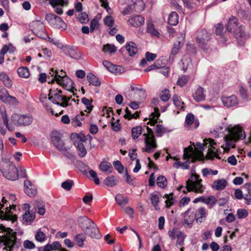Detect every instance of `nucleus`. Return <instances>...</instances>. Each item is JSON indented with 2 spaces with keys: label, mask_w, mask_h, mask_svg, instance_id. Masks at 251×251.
Listing matches in <instances>:
<instances>
[{
  "label": "nucleus",
  "mask_w": 251,
  "mask_h": 251,
  "mask_svg": "<svg viewBox=\"0 0 251 251\" xmlns=\"http://www.w3.org/2000/svg\"><path fill=\"white\" fill-rule=\"evenodd\" d=\"M19 243L17 241L16 232L9 227L0 225V247H4L5 251H11L13 248H17Z\"/></svg>",
  "instance_id": "1"
},
{
  "label": "nucleus",
  "mask_w": 251,
  "mask_h": 251,
  "mask_svg": "<svg viewBox=\"0 0 251 251\" xmlns=\"http://www.w3.org/2000/svg\"><path fill=\"white\" fill-rule=\"evenodd\" d=\"M226 129L227 133L224 137L225 144L223 148L227 152L231 148H235V143L239 140L245 138L246 134L241 127L238 126H229Z\"/></svg>",
  "instance_id": "2"
},
{
  "label": "nucleus",
  "mask_w": 251,
  "mask_h": 251,
  "mask_svg": "<svg viewBox=\"0 0 251 251\" xmlns=\"http://www.w3.org/2000/svg\"><path fill=\"white\" fill-rule=\"evenodd\" d=\"M202 179L200 178L199 175L195 173V169H191V176L186 181V186H180L178 190H182L183 193L185 194L191 191L196 193L202 194L205 187L202 184Z\"/></svg>",
  "instance_id": "3"
},
{
  "label": "nucleus",
  "mask_w": 251,
  "mask_h": 251,
  "mask_svg": "<svg viewBox=\"0 0 251 251\" xmlns=\"http://www.w3.org/2000/svg\"><path fill=\"white\" fill-rule=\"evenodd\" d=\"M238 19L234 17L230 18L226 25V30L229 32H232L238 43L240 45H243L249 36L245 32L244 26H238Z\"/></svg>",
  "instance_id": "4"
},
{
  "label": "nucleus",
  "mask_w": 251,
  "mask_h": 251,
  "mask_svg": "<svg viewBox=\"0 0 251 251\" xmlns=\"http://www.w3.org/2000/svg\"><path fill=\"white\" fill-rule=\"evenodd\" d=\"M77 222L78 226L85 234L96 239H100L101 237L96 224L87 216L79 217Z\"/></svg>",
  "instance_id": "5"
},
{
  "label": "nucleus",
  "mask_w": 251,
  "mask_h": 251,
  "mask_svg": "<svg viewBox=\"0 0 251 251\" xmlns=\"http://www.w3.org/2000/svg\"><path fill=\"white\" fill-rule=\"evenodd\" d=\"M72 98V96H67L62 94V91L60 90L50 89L49 94V99L53 103L63 107H66L71 105L69 103V100Z\"/></svg>",
  "instance_id": "6"
},
{
  "label": "nucleus",
  "mask_w": 251,
  "mask_h": 251,
  "mask_svg": "<svg viewBox=\"0 0 251 251\" xmlns=\"http://www.w3.org/2000/svg\"><path fill=\"white\" fill-rule=\"evenodd\" d=\"M132 2L128 4L123 10L122 13L124 15H128L135 11L140 12L144 9V3L142 0H119V2L122 4Z\"/></svg>",
  "instance_id": "7"
},
{
  "label": "nucleus",
  "mask_w": 251,
  "mask_h": 251,
  "mask_svg": "<svg viewBox=\"0 0 251 251\" xmlns=\"http://www.w3.org/2000/svg\"><path fill=\"white\" fill-rule=\"evenodd\" d=\"M0 169L3 176L7 179L14 181L18 179V170L13 163H4Z\"/></svg>",
  "instance_id": "8"
},
{
  "label": "nucleus",
  "mask_w": 251,
  "mask_h": 251,
  "mask_svg": "<svg viewBox=\"0 0 251 251\" xmlns=\"http://www.w3.org/2000/svg\"><path fill=\"white\" fill-rule=\"evenodd\" d=\"M148 133H144L143 136L145 137V147L143 149V151L148 153L153 151L157 147L156 139L152 135V129L147 126Z\"/></svg>",
  "instance_id": "9"
},
{
  "label": "nucleus",
  "mask_w": 251,
  "mask_h": 251,
  "mask_svg": "<svg viewBox=\"0 0 251 251\" xmlns=\"http://www.w3.org/2000/svg\"><path fill=\"white\" fill-rule=\"evenodd\" d=\"M211 34L205 29L197 31L196 42L198 46L204 50H207L209 47L208 42L211 40Z\"/></svg>",
  "instance_id": "10"
},
{
  "label": "nucleus",
  "mask_w": 251,
  "mask_h": 251,
  "mask_svg": "<svg viewBox=\"0 0 251 251\" xmlns=\"http://www.w3.org/2000/svg\"><path fill=\"white\" fill-rule=\"evenodd\" d=\"M45 19L50 25L55 28L65 29L67 27L66 24L61 18L53 14H47Z\"/></svg>",
  "instance_id": "11"
},
{
  "label": "nucleus",
  "mask_w": 251,
  "mask_h": 251,
  "mask_svg": "<svg viewBox=\"0 0 251 251\" xmlns=\"http://www.w3.org/2000/svg\"><path fill=\"white\" fill-rule=\"evenodd\" d=\"M12 121L15 125L17 126H27L32 122L31 116L27 115H20L14 114L12 116Z\"/></svg>",
  "instance_id": "12"
},
{
  "label": "nucleus",
  "mask_w": 251,
  "mask_h": 251,
  "mask_svg": "<svg viewBox=\"0 0 251 251\" xmlns=\"http://www.w3.org/2000/svg\"><path fill=\"white\" fill-rule=\"evenodd\" d=\"M51 141L54 147L59 151H67L70 148L68 146L65 147L64 142L61 140V136L60 133L55 131L51 133Z\"/></svg>",
  "instance_id": "13"
},
{
  "label": "nucleus",
  "mask_w": 251,
  "mask_h": 251,
  "mask_svg": "<svg viewBox=\"0 0 251 251\" xmlns=\"http://www.w3.org/2000/svg\"><path fill=\"white\" fill-rule=\"evenodd\" d=\"M203 141L204 146H206V148H208L207 154V158L210 159H214V158L220 159L217 151L215 147V146L216 145V143L214 140L212 139L208 138L205 139Z\"/></svg>",
  "instance_id": "14"
},
{
  "label": "nucleus",
  "mask_w": 251,
  "mask_h": 251,
  "mask_svg": "<svg viewBox=\"0 0 251 251\" xmlns=\"http://www.w3.org/2000/svg\"><path fill=\"white\" fill-rule=\"evenodd\" d=\"M62 52L72 59L78 60L81 57V53L77 48L74 46L63 45L60 48Z\"/></svg>",
  "instance_id": "15"
},
{
  "label": "nucleus",
  "mask_w": 251,
  "mask_h": 251,
  "mask_svg": "<svg viewBox=\"0 0 251 251\" xmlns=\"http://www.w3.org/2000/svg\"><path fill=\"white\" fill-rule=\"evenodd\" d=\"M57 83L64 89L73 93L74 95L75 94V92L76 91V89L75 88V83L68 76L62 79L58 78Z\"/></svg>",
  "instance_id": "16"
},
{
  "label": "nucleus",
  "mask_w": 251,
  "mask_h": 251,
  "mask_svg": "<svg viewBox=\"0 0 251 251\" xmlns=\"http://www.w3.org/2000/svg\"><path fill=\"white\" fill-rule=\"evenodd\" d=\"M5 206L4 204H2L0 202V219L12 221L13 222L17 220V217L15 215H12L10 213L11 208L10 207L7 206L3 209L5 210V212L2 210Z\"/></svg>",
  "instance_id": "17"
},
{
  "label": "nucleus",
  "mask_w": 251,
  "mask_h": 251,
  "mask_svg": "<svg viewBox=\"0 0 251 251\" xmlns=\"http://www.w3.org/2000/svg\"><path fill=\"white\" fill-rule=\"evenodd\" d=\"M184 219V225L188 226L191 225L196 220L195 209L194 208H189L184 213L182 214Z\"/></svg>",
  "instance_id": "18"
},
{
  "label": "nucleus",
  "mask_w": 251,
  "mask_h": 251,
  "mask_svg": "<svg viewBox=\"0 0 251 251\" xmlns=\"http://www.w3.org/2000/svg\"><path fill=\"white\" fill-rule=\"evenodd\" d=\"M50 4L54 9L55 12L58 15H61L63 14V11L62 8L58 6H63L67 5L68 3V0H49Z\"/></svg>",
  "instance_id": "19"
},
{
  "label": "nucleus",
  "mask_w": 251,
  "mask_h": 251,
  "mask_svg": "<svg viewBox=\"0 0 251 251\" xmlns=\"http://www.w3.org/2000/svg\"><path fill=\"white\" fill-rule=\"evenodd\" d=\"M24 190L25 193L30 197H34L37 194L36 187L28 179L24 182Z\"/></svg>",
  "instance_id": "20"
},
{
  "label": "nucleus",
  "mask_w": 251,
  "mask_h": 251,
  "mask_svg": "<svg viewBox=\"0 0 251 251\" xmlns=\"http://www.w3.org/2000/svg\"><path fill=\"white\" fill-rule=\"evenodd\" d=\"M102 64L108 71L116 75L121 74L124 71L122 67L114 65L107 60H104Z\"/></svg>",
  "instance_id": "21"
},
{
  "label": "nucleus",
  "mask_w": 251,
  "mask_h": 251,
  "mask_svg": "<svg viewBox=\"0 0 251 251\" xmlns=\"http://www.w3.org/2000/svg\"><path fill=\"white\" fill-rule=\"evenodd\" d=\"M222 100L223 104L227 107L236 106L238 103L237 98L235 95L228 97H223Z\"/></svg>",
  "instance_id": "22"
},
{
  "label": "nucleus",
  "mask_w": 251,
  "mask_h": 251,
  "mask_svg": "<svg viewBox=\"0 0 251 251\" xmlns=\"http://www.w3.org/2000/svg\"><path fill=\"white\" fill-rule=\"evenodd\" d=\"M144 22V18L140 15L131 17L127 21L129 25L136 27L140 26L143 25Z\"/></svg>",
  "instance_id": "23"
},
{
  "label": "nucleus",
  "mask_w": 251,
  "mask_h": 251,
  "mask_svg": "<svg viewBox=\"0 0 251 251\" xmlns=\"http://www.w3.org/2000/svg\"><path fill=\"white\" fill-rule=\"evenodd\" d=\"M203 88L198 87L193 94V97L197 102H201L205 100V95Z\"/></svg>",
  "instance_id": "24"
},
{
  "label": "nucleus",
  "mask_w": 251,
  "mask_h": 251,
  "mask_svg": "<svg viewBox=\"0 0 251 251\" xmlns=\"http://www.w3.org/2000/svg\"><path fill=\"white\" fill-rule=\"evenodd\" d=\"M146 31L151 36L159 37L160 35L159 31L155 27V26L151 21H149L147 22Z\"/></svg>",
  "instance_id": "25"
},
{
  "label": "nucleus",
  "mask_w": 251,
  "mask_h": 251,
  "mask_svg": "<svg viewBox=\"0 0 251 251\" xmlns=\"http://www.w3.org/2000/svg\"><path fill=\"white\" fill-rule=\"evenodd\" d=\"M227 185V181L224 178L220 179L214 181L212 188L218 191L224 190Z\"/></svg>",
  "instance_id": "26"
},
{
  "label": "nucleus",
  "mask_w": 251,
  "mask_h": 251,
  "mask_svg": "<svg viewBox=\"0 0 251 251\" xmlns=\"http://www.w3.org/2000/svg\"><path fill=\"white\" fill-rule=\"evenodd\" d=\"M30 27L32 29L33 32H37L39 30H42L45 28L43 23L40 20L33 21L30 24Z\"/></svg>",
  "instance_id": "27"
},
{
  "label": "nucleus",
  "mask_w": 251,
  "mask_h": 251,
  "mask_svg": "<svg viewBox=\"0 0 251 251\" xmlns=\"http://www.w3.org/2000/svg\"><path fill=\"white\" fill-rule=\"evenodd\" d=\"M74 145L78 151V155L80 157H83L85 156L87 153L86 149L84 145L81 142H78L76 141H73Z\"/></svg>",
  "instance_id": "28"
},
{
  "label": "nucleus",
  "mask_w": 251,
  "mask_h": 251,
  "mask_svg": "<svg viewBox=\"0 0 251 251\" xmlns=\"http://www.w3.org/2000/svg\"><path fill=\"white\" fill-rule=\"evenodd\" d=\"M182 70L185 72L192 65L191 58L188 55H184L181 60Z\"/></svg>",
  "instance_id": "29"
},
{
  "label": "nucleus",
  "mask_w": 251,
  "mask_h": 251,
  "mask_svg": "<svg viewBox=\"0 0 251 251\" xmlns=\"http://www.w3.org/2000/svg\"><path fill=\"white\" fill-rule=\"evenodd\" d=\"M196 220L197 222L201 223L202 218L206 217V212L205 208L201 207L198 209L195 210Z\"/></svg>",
  "instance_id": "30"
},
{
  "label": "nucleus",
  "mask_w": 251,
  "mask_h": 251,
  "mask_svg": "<svg viewBox=\"0 0 251 251\" xmlns=\"http://www.w3.org/2000/svg\"><path fill=\"white\" fill-rule=\"evenodd\" d=\"M84 119V113L81 112L79 114L77 115L72 119V124L74 126H81V121Z\"/></svg>",
  "instance_id": "31"
},
{
  "label": "nucleus",
  "mask_w": 251,
  "mask_h": 251,
  "mask_svg": "<svg viewBox=\"0 0 251 251\" xmlns=\"http://www.w3.org/2000/svg\"><path fill=\"white\" fill-rule=\"evenodd\" d=\"M126 49L129 56H134L137 52V48L136 44L132 42H130L126 45Z\"/></svg>",
  "instance_id": "32"
},
{
  "label": "nucleus",
  "mask_w": 251,
  "mask_h": 251,
  "mask_svg": "<svg viewBox=\"0 0 251 251\" xmlns=\"http://www.w3.org/2000/svg\"><path fill=\"white\" fill-rule=\"evenodd\" d=\"M118 182V179L114 176H109L103 180L105 185L111 187L115 186Z\"/></svg>",
  "instance_id": "33"
},
{
  "label": "nucleus",
  "mask_w": 251,
  "mask_h": 251,
  "mask_svg": "<svg viewBox=\"0 0 251 251\" xmlns=\"http://www.w3.org/2000/svg\"><path fill=\"white\" fill-rule=\"evenodd\" d=\"M183 1L184 6L188 9H193L197 5L198 3L200 2L201 0H181Z\"/></svg>",
  "instance_id": "34"
},
{
  "label": "nucleus",
  "mask_w": 251,
  "mask_h": 251,
  "mask_svg": "<svg viewBox=\"0 0 251 251\" xmlns=\"http://www.w3.org/2000/svg\"><path fill=\"white\" fill-rule=\"evenodd\" d=\"M0 113L2 116V118L3 120V123L7 128V129L10 130L12 131L13 129V127L12 126L9 125L8 124V119L7 118V116L6 113L5 109L4 107H0Z\"/></svg>",
  "instance_id": "35"
},
{
  "label": "nucleus",
  "mask_w": 251,
  "mask_h": 251,
  "mask_svg": "<svg viewBox=\"0 0 251 251\" xmlns=\"http://www.w3.org/2000/svg\"><path fill=\"white\" fill-rule=\"evenodd\" d=\"M87 78L90 84L95 86H99L101 83L94 75L92 73H89L87 75Z\"/></svg>",
  "instance_id": "36"
},
{
  "label": "nucleus",
  "mask_w": 251,
  "mask_h": 251,
  "mask_svg": "<svg viewBox=\"0 0 251 251\" xmlns=\"http://www.w3.org/2000/svg\"><path fill=\"white\" fill-rule=\"evenodd\" d=\"M52 75H54V77L52 78L50 80H49L48 81L49 83L54 82L55 80L57 82L58 78L62 79L64 77L67 76L66 75V73L63 70H61L60 71L57 70L54 71V73L52 74Z\"/></svg>",
  "instance_id": "37"
},
{
  "label": "nucleus",
  "mask_w": 251,
  "mask_h": 251,
  "mask_svg": "<svg viewBox=\"0 0 251 251\" xmlns=\"http://www.w3.org/2000/svg\"><path fill=\"white\" fill-rule=\"evenodd\" d=\"M217 200L213 195H210L205 198L204 197L203 203L208 206L209 208H212L216 204Z\"/></svg>",
  "instance_id": "38"
},
{
  "label": "nucleus",
  "mask_w": 251,
  "mask_h": 251,
  "mask_svg": "<svg viewBox=\"0 0 251 251\" xmlns=\"http://www.w3.org/2000/svg\"><path fill=\"white\" fill-rule=\"evenodd\" d=\"M0 79L1 80L4 85L7 88H11L12 85V81L8 75L5 73H0Z\"/></svg>",
  "instance_id": "39"
},
{
  "label": "nucleus",
  "mask_w": 251,
  "mask_h": 251,
  "mask_svg": "<svg viewBox=\"0 0 251 251\" xmlns=\"http://www.w3.org/2000/svg\"><path fill=\"white\" fill-rule=\"evenodd\" d=\"M160 116L159 109L157 108H154V112L151 115L150 120L148 124H151V126L154 125L157 122V120Z\"/></svg>",
  "instance_id": "40"
},
{
  "label": "nucleus",
  "mask_w": 251,
  "mask_h": 251,
  "mask_svg": "<svg viewBox=\"0 0 251 251\" xmlns=\"http://www.w3.org/2000/svg\"><path fill=\"white\" fill-rule=\"evenodd\" d=\"M85 239L86 236L83 233L77 234L74 237V241L80 247H83Z\"/></svg>",
  "instance_id": "41"
},
{
  "label": "nucleus",
  "mask_w": 251,
  "mask_h": 251,
  "mask_svg": "<svg viewBox=\"0 0 251 251\" xmlns=\"http://www.w3.org/2000/svg\"><path fill=\"white\" fill-rule=\"evenodd\" d=\"M35 218V213L32 211H27L23 216V221L26 223H31Z\"/></svg>",
  "instance_id": "42"
},
{
  "label": "nucleus",
  "mask_w": 251,
  "mask_h": 251,
  "mask_svg": "<svg viewBox=\"0 0 251 251\" xmlns=\"http://www.w3.org/2000/svg\"><path fill=\"white\" fill-rule=\"evenodd\" d=\"M178 22V15L176 12H172L169 16L168 23L172 25H176Z\"/></svg>",
  "instance_id": "43"
},
{
  "label": "nucleus",
  "mask_w": 251,
  "mask_h": 251,
  "mask_svg": "<svg viewBox=\"0 0 251 251\" xmlns=\"http://www.w3.org/2000/svg\"><path fill=\"white\" fill-rule=\"evenodd\" d=\"M71 139L73 141L81 143L85 142L88 140L86 135H80L76 133L71 134Z\"/></svg>",
  "instance_id": "44"
},
{
  "label": "nucleus",
  "mask_w": 251,
  "mask_h": 251,
  "mask_svg": "<svg viewBox=\"0 0 251 251\" xmlns=\"http://www.w3.org/2000/svg\"><path fill=\"white\" fill-rule=\"evenodd\" d=\"M17 73L22 77L27 78L30 75L29 71L26 67H21L18 69Z\"/></svg>",
  "instance_id": "45"
},
{
  "label": "nucleus",
  "mask_w": 251,
  "mask_h": 251,
  "mask_svg": "<svg viewBox=\"0 0 251 251\" xmlns=\"http://www.w3.org/2000/svg\"><path fill=\"white\" fill-rule=\"evenodd\" d=\"M156 183L158 187L161 188H165L168 184L167 178L165 176L160 175L156 179Z\"/></svg>",
  "instance_id": "46"
},
{
  "label": "nucleus",
  "mask_w": 251,
  "mask_h": 251,
  "mask_svg": "<svg viewBox=\"0 0 251 251\" xmlns=\"http://www.w3.org/2000/svg\"><path fill=\"white\" fill-rule=\"evenodd\" d=\"M155 131L157 136L161 137L164 133L169 132L170 130H168L162 125L158 124L156 126Z\"/></svg>",
  "instance_id": "47"
},
{
  "label": "nucleus",
  "mask_w": 251,
  "mask_h": 251,
  "mask_svg": "<svg viewBox=\"0 0 251 251\" xmlns=\"http://www.w3.org/2000/svg\"><path fill=\"white\" fill-rule=\"evenodd\" d=\"M117 50V48L114 45L107 44L104 45L102 48V51L104 53H109L110 54H113Z\"/></svg>",
  "instance_id": "48"
},
{
  "label": "nucleus",
  "mask_w": 251,
  "mask_h": 251,
  "mask_svg": "<svg viewBox=\"0 0 251 251\" xmlns=\"http://www.w3.org/2000/svg\"><path fill=\"white\" fill-rule=\"evenodd\" d=\"M215 33L217 35H220L222 38L221 41L225 43L226 41V39L223 35V25L222 24H218L215 25Z\"/></svg>",
  "instance_id": "49"
},
{
  "label": "nucleus",
  "mask_w": 251,
  "mask_h": 251,
  "mask_svg": "<svg viewBox=\"0 0 251 251\" xmlns=\"http://www.w3.org/2000/svg\"><path fill=\"white\" fill-rule=\"evenodd\" d=\"M190 161L187 160L185 162L180 161L176 162L174 163V167L176 168H181L183 169H188L189 168Z\"/></svg>",
  "instance_id": "50"
},
{
  "label": "nucleus",
  "mask_w": 251,
  "mask_h": 251,
  "mask_svg": "<svg viewBox=\"0 0 251 251\" xmlns=\"http://www.w3.org/2000/svg\"><path fill=\"white\" fill-rule=\"evenodd\" d=\"M189 79V76L188 75H182L178 78L177 81V85L180 87H183L185 86L188 82Z\"/></svg>",
  "instance_id": "51"
},
{
  "label": "nucleus",
  "mask_w": 251,
  "mask_h": 251,
  "mask_svg": "<svg viewBox=\"0 0 251 251\" xmlns=\"http://www.w3.org/2000/svg\"><path fill=\"white\" fill-rule=\"evenodd\" d=\"M142 133V128L140 126H136L132 128L131 133L133 139H137Z\"/></svg>",
  "instance_id": "52"
},
{
  "label": "nucleus",
  "mask_w": 251,
  "mask_h": 251,
  "mask_svg": "<svg viewBox=\"0 0 251 251\" xmlns=\"http://www.w3.org/2000/svg\"><path fill=\"white\" fill-rule=\"evenodd\" d=\"M176 238L177 241L176 245V246H182L184 244V239L185 238V235L181 231H178Z\"/></svg>",
  "instance_id": "53"
},
{
  "label": "nucleus",
  "mask_w": 251,
  "mask_h": 251,
  "mask_svg": "<svg viewBox=\"0 0 251 251\" xmlns=\"http://www.w3.org/2000/svg\"><path fill=\"white\" fill-rule=\"evenodd\" d=\"M3 102L9 105L14 106L17 105L18 104L17 99L15 97L10 96L9 95L6 98Z\"/></svg>",
  "instance_id": "54"
},
{
  "label": "nucleus",
  "mask_w": 251,
  "mask_h": 251,
  "mask_svg": "<svg viewBox=\"0 0 251 251\" xmlns=\"http://www.w3.org/2000/svg\"><path fill=\"white\" fill-rule=\"evenodd\" d=\"M115 200L120 205L126 204L128 201V199L126 197H124L121 194H118L116 196Z\"/></svg>",
  "instance_id": "55"
},
{
  "label": "nucleus",
  "mask_w": 251,
  "mask_h": 251,
  "mask_svg": "<svg viewBox=\"0 0 251 251\" xmlns=\"http://www.w3.org/2000/svg\"><path fill=\"white\" fill-rule=\"evenodd\" d=\"M81 101L86 106V108L88 110V113H90L93 107V106L92 104V100L84 97L82 98Z\"/></svg>",
  "instance_id": "56"
},
{
  "label": "nucleus",
  "mask_w": 251,
  "mask_h": 251,
  "mask_svg": "<svg viewBox=\"0 0 251 251\" xmlns=\"http://www.w3.org/2000/svg\"><path fill=\"white\" fill-rule=\"evenodd\" d=\"M131 90L132 91L134 92L135 95H138L139 96V97L141 98V100L145 98V91L143 89L132 86L131 87Z\"/></svg>",
  "instance_id": "57"
},
{
  "label": "nucleus",
  "mask_w": 251,
  "mask_h": 251,
  "mask_svg": "<svg viewBox=\"0 0 251 251\" xmlns=\"http://www.w3.org/2000/svg\"><path fill=\"white\" fill-rule=\"evenodd\" d=\"M74 181L70 179H67V180L61 183V187L66 191L70 190L73 186L74 185Z\"/></svg>",
  "instance_id": "58"
},
{
  "label": "nucleus",
  "mask_w": 251,
  "mask_h": 251,
  "mask_svg": "<svg viewBox=\"0 0 251 251\" xmlns=\"http://www.w3.org/2000/svg\"><path fill=\"white\" fill-rule=\"evenodd\" d=\"M173 101L174 104L179 109L183 108L184 103L182 101L181 98L176 95L173 96Z\"/></svg>",
  "instance_id": "59"
},
{
  "label": "nucleus",
  "mask_w": 251,
  "mask_h": 251,
  "mask_svg": "<svg viewBox=\"0 0 251 251\" xmlns=\"http://www.w3.org/2000/svg\"><path fill=\"white\" fill-rule=\"evenodd\" d=\"M151 201L152 205L154 206L155 209L158 210L159 209L158 204L159 202V197L157 195L153 194H151Z\"/></svg>",
  "instance_id": "60"
},
{
  "label": "nucleus",
  "mask_w": 251,
  "mask_h": 251,
  "mask_svg": "<svg viewBox=\"0 0 251 251\" xmlns=\"http://www.w3.org/2000/svg\"><path fill=\"white\" fill-rule=\"evenodd\" d=\"M237 216L239 219H245L248 215V212L245 209H239L237 211Z\"/></svg>",
  "instance_id": "61"
},
{
  "label": "nucleus",
  "mask_w": 251,
  "mask_h": 251,
  "mask_svg": "<svg viewBox=\"0 0 251 251\" xmlns=\"http://www.w3.org/2000/svg\"><path fill=\"white\" fill-rule=\"evenodd\" d=\"M35 237L37 241L43 242L46 240V236L42 231L38 230L35 235Z\"/></svg>",
  "instance_id": "62"
},
{
  "label": "nucleus",
  "mask_w": 251,
  "mask_h": 251,
  "mask_svg": "<svg viewBox=\"0 0 251 251\" xmlns=\"http://www.w3.org/2000/svg\"><path fill=\"white\" fill-rule=\"evenodd\" d=\"M110 168H111V165L110 163L107 162L103 161L100 165V169L104 172H108Z\"/></svg>",
  "instance_id": "63"
},
{
  "label": "nucleus",
  "mask_w": 251,
  "mask_h": 251,
  "mask_svg": "<svg viewBox=\"0 0 251 251\" xmlns=\"http://www.w3.org/2000/svg\"><path fill=\"white\" fill-rule=\"evenodd\" d=\"M170 98V91L168 89H165L162 91V94L160 95V99L164 102L168 101Z\"/></svg>",
  "instance_id": "64"
}]
</instances>
